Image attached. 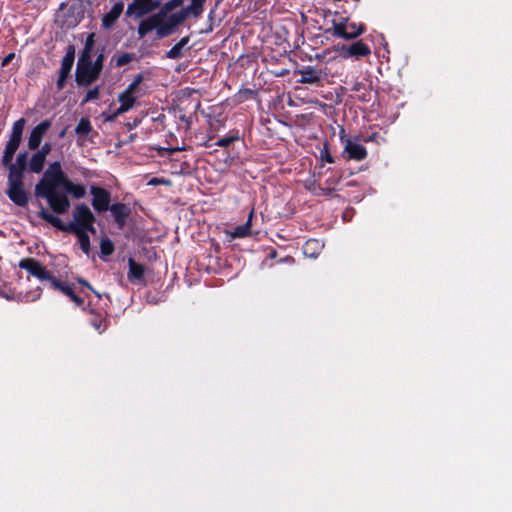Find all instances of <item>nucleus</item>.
Masks as SVG:
<instances>
[{
    "label": "nucleus",
    "mask_w": 512,
    "mask_h": 512,
    "mask_svg": "<svg viewBox=\"0 0 512 512\" xmlns=\"http://www.w3.org/2000/svg\"><path fill=\"white\" fill-rule=\"evenodd\" d=\"M69 177L62 169L60 161L49 164L42 178L35 185V196L46 199L50 209L56 214H65L70 206V199L64 192H58L57 188L63 187L64 191L70 183Z\"/></svg>",
    "instance_id": "1"
},
{
    "label": "nucleus",
    "mask_w": 512,
    "mask_h": 512,
    "mask_svg": "<svg viewBox=\"0 0 512 512\" xmlns=\"http://www.w3.org/2000/svg\"><path fill=\"white\" fill-rule=\"evenodd\" d=\"M28 152L22 151L16 156L15 162L11 165L7 175L8 198L19 207H26L30 200V194L25 189V172L29 170L27 162Z\"/></svg>",
    "instance_id": "2"
},
{
    "label": "nucleus",
    "mask_w": 512,
    "mask_h": 512,
    "mask_svg": "<svg viewBox=\"0 0 512 512\" xmlns=\"http://www.w3.org/2000/svg\"><path fill=\"white\" fill-rule=\"evenodd\" d=\"M189 16L183 9L178 12L167 14V17H160L156 24H151V16L140 21L137 33L139 38H143L149 32L156 30L158 39H163L174 34L177 28L184 23Z\"/></svg>",
    "instance_id": "3"
},
{
    "label": "nucleus",
    "mask_w": 512,
    "mask_h": 512,
    "mask_svg": "<svg viewBox=\"0 0 512 512\" xmlns=\"http://www.w3.org/2000/svg\"><path fill=\"white\" fill-rule=\"evenodd\" d=\"M25 124V118H20L13 123L12 130L9 134V139L5 145L3 155L1 157V164L7 169L8 172L9 169H11V165L14 163L13 158L15 153L22 142Z\"/></svg>",
    "instance_id": "4"
},
{
    "label": "nucleus",
    "mask_w": 512,
    "mask_h": 512,
    "mask_svg": "<svg viewBox=\"0 0 512 512\" xmlns=\"http://www.w3.org/2000/svg\"><path fill=\"white\" fill-rule=\"evenodd\" d=\"M340 139L343 144V157L347 160L362 161L367 158V149L360 143V137H346L341 129Z\"/></svg>",
    "instance_id": "5"
},
{
    "label": "nucleus",
    "mask_w": 512,
    "mask_h": 512,
    "mask_svg": "<svg viewBox=\"0 0 512 512\" xmlns=\"http://www.w3.org/2000/svg\"><path fill=\"white\" fill-rule=\"evenodd\" d=\"M333 35L337 38L345 40H353L366 31L363 23L350 22L348 18H344L339 22L333 21Z\"/></svg>",
    "instance_id": "6"
},
{
    "label": "nucleus",
    "mask_w": 512,
    "mask_h": 512,
    "mask_svg": "<svg viewBox=\"0 0 512 512\" xmlns=\"http://www.w3.org/2000/svg\"><path fill=\"white\" fill-rule=\"evenodd\" d=\"M72 216L73 220L68 222L70 231L82 230L83 226L96 222L95 215L85 203L76 204Z\"/></svg>",
    "instance_id": "7"
},
{
    "label": "nucleus",
    "mask_w": 512,
    "mask_h": 512,
    "mask_svg": "<svg viewBox=\"0 0 512 512\" xmlns=\"http://www.w3.org/2000/svg\"><path fill=\"white\" fill-rule=\"evenodd\" d=\"M90 194L92 195L91 205L93 209L98 213L102 214L107 212L112 204L111 193L107 189L97 186H90Z\"/></svg>",
    "instance_id": "8"
},
{
    "label": "nucleus",
    "mask_w": 512,
    "mask_h": 512,
    "mask_svg": "<svg viewBox=\"0 0 512 512\" xmlns=\"http://www.w3.org/2000/svg\"><path fill=\"white\" fill-rule=\"evenodd\" d=\"M161 7V0H133L127 6L126 15L141 18Z\"/></svg>",
    "instance_id": "9"
},
{
    "label": "nucleus",
    "mask_w": 512,
    "mask_h": 512,
    "mask_svg": "<svg viewBox=\"0 0 512 512\" xmlns=\"http://www.w3.org/2000/svg\"><path fill=\"white\" fill-rule=\"evenodd\" d=\"M18 266L21 269L26 270L30 275L36 277L37 279L44 281H51L53 275L50 271H48L40 261L32 257H26L20 260Z\"/></svg>",
    "instance_id": "10"
},
{
    "label": "nucleus",
    "mask_w": 512,
    "mask_h": 512,
    "mask_svg": "<svg viewBox=\"0 0 512 512\" xmlns=\"http://www.w3.org/2000/svg\"><path fill=\"white\" fill-rule=\"evenodd\" d=\"M296 75H300L298 80L300 84L321 85L322 81L328 76L327 72L313 66H303L295 70Z\"/></svg>",
    "instance_id": "11"
},
{
    "label": "nucleus",
    "mask_w": 512,
    "mask_h": 512,
    "mask_svg": "<svg viewBox=\"0 0 512 512\" xmlns=\"http://www.w3.org/2000/svg\"><path fill=\"white\" fill-rule=\"evenodd\" d=\"M99 76V73L92 67V62L77 63L75 80L79 86H89Z\"/></svg>",
    "instance_id": "12"
},
{
    "label": "nucleus",
    "mask_w": 512,
    "mask_h": 512,
    "mask_svg": "<svg viewBox=\"0 0 512 512\" xmlns=\"http://www.w3.org/2000/svg\"><path fill=\"white\" fill-rule=\"evenodd\" d=\"M51 125L50 120H43L32 129L28 138V147L30 150H36L40 147L42 139Z\"/></svg>",
    "instance_id": "13"
},
{
    "label": "nucleus",
    "mask_w": 512,
    "mask_h": 512,
    "mask_svg": "<svg viewBox=\"0 0 512 512\" xmlns=\"http://www.w3.org/2000/svg\"><path fill=\"white\" fill-rule=\"evenodd\" d=\"M108 211L111 212L117 227L120 229L124 228L127 223V219L131 214L130 207L124 203L117 202L113 203Z\"/></svg>",
    "instance_id": "14"
},
{
    "label": "nucleus",
    "mask_w": 512,
    "mask_h": 512,
    "mask_svg": "<svg viewBox=\"0 0 512 512\" xmlns=\"http://www.w3.org/2000/svg\"><path fill=\"white\" fill-rule=\"evenodd\" d=\"M124 9L123 2L115 3L108 13H105L102 17V26L104 29L111 28L116 21L119 19Z\"/></svg>",
    "instance_id": "15"
},
{
    "label": "nucleus",
    "mask_w": 512,
    "mask_h": 512,
    "mask_svg": "<svg viewBox=\"0 0 512 512\" xmlns=\"http://www.w3.org/2000/svg\"><path fill=\"white\" fill-rule=\"evenodd\" d=\"M89 313L91 314L90 324L97 330L99 333L104 332L108 327V319L106 311H96L93 308L89 309Z\"/></svg>",
    "instance_id": "16"
},
{
    "label": "nucleus",
    "mask_w": 512,
    "mask_h": 512,
    "mask_svg": "<svg viewBox=\"0 0 512 512\" xmlns=\"http://www.w3.org/2000/svg\"><path fill=\"white\" fill-rule=\"evenodd\" d=\"M38 216L60 231L67 233L71 232L68 228V223H64L59 217L48 212L43 206H41V210L39 211Z\"/></svg>",
    "instance_id": "17"
},
{
    "label": "nucleus",
    "mask_w": 512,
    "mask_h": 512,
    "mask_svg": "<svg viewBox=\"0 0 512 512\" xmlns=\"http://www.w3.org/2000/svg\"><path fill=\"white\" fill-rule=\"evenodd\" d=\"M75 60V46L73 44H69L66 47V53L61 61V67L59 69V73L63 75H67L70 77L71 70Z\"/></svg>",
    "instance_id": "18"
},
{
    "label": "nucleus",
    "mask_w": 512,
    "mask_h": 512,
    "mask_svg": "<svg viewBox=\"0 0 512 512\" xmlns=\"http://www.w3.org/2000/svg\"><path fill=\"white\" fill-rule=\"evenodd\" d=\"M183 4V0H169L167 1L166 3H164L163 5L161 4V7L159 8V11L157 13H154L151 16V23L153 22V24L158 21V19L160 17H167V14H171V12L182 6Z\"/></svg>",
    "instance_id": "19"
},
{
    "label": "nucleus",
    "mask_w": 512,
    "mask_h": 512,
    "mask_svg": "<svg viewBox=\"0 0 512 512\" xmlns=\"http://www.w3.org/2000/svg\"><path fill=\"white\" fill-rule=\"evenodd\" d=\"M129 271L128 280L131 282H140L144 279L145 267L143 264L136 262L133 258L128 260Z\"/></svg>",
    "instance_id": "20"
},
{
    "label": "nucleus",
    "mask_w": 512,
    "mask_h": 512,
    "mask_svg": "<svg viewBox=\"0 0 512 512\" xmlns=\"http://www.w3.org/2000/svg\"><path fill=\"white\" fill-rule=\"evenodd\" d=\"M254 217V209L249 212L248 219L243 225L236 226L230 232L232 238H245L251 235L252 220Z\"/></svg>",
    "instance_id": "21"
},
{
    "label": "nucleus",
    "mask_w": 512,
    "mask_h": 512,
    "mask_svg": "<svg viewBox=\"0 0 512 512\" xmlns=\"http://www.w3.org/2000/svg\"><path fill=\"white\" fill-rule=\"evenodd\" d=\"M95 44V34L90 33L85 41L84 48L79 56L78 63L92 62L91 54Z\"/></svg>",
    "instance_id": "22"
},
{
    "label": "nucleus",
    "mask_w": 512,
    "mask_h": 512,
    "mask_svg": "<svg viewBox=\"0 0 512 512\" xmlns=\"http://www.w3.org/2000/svg\"><path fill=\"white\" fill-rule=\"evenodd\" d=\"M371 90V86L363 82H356L352 87V91L356 93V98L361 102L371 100Z\"/></svg>",
    "instance_id": "23"
},
{
    "label": "nucleus",
    "mask_w": 512,
    "mask_h": 512,
    "mask_svg": "<svg viewBox=\"0 0 512 512\" xmlns=\"http://www.w3.org/2000/svg\"><path fill=\"white\" fill-rule=\"evenodd\" d=\"M118 102L120 106L117 108V114H124L135 105L136 97L122 91L118 96Z\"/></svg>",
    "instance_id": "24"
},
{
    "label": "nucleus",
    "mask_w": 512,
    "mask_h": 512,
    "mask_svg": "<svg viewBox=\"0 0 512 512\" xmlns=\"http://www.w3.org/2000/svg\"><path fill=\"white\" fill-rule=\"evenodd\" d=\"M50 284H51L53 289H55L57 291H60L65 296H67L69 299L74 294H76L75 291H74V285L73 284L63 282V281L59 280L58 278H56L55 276H53L51 278Z\"/></svg>",
    "instance_id": "25"
},
{
    "label": "nucleus",
    "mask_w": 512,
    "mask_h": 512,
    "mask_svg": "<svg viewBox=\"0 0 512 512\" xmlns=\"http://www.w3.org/2000/svg\"><path fill=\"white\" fill-rule=\"evenodd\" d=\"M323 245L317 239H309L305 242L303 246V253L310 258H316L320 251L322 250Z\"/></svg>",
    "instance_id": "26"
},
{
    "label": "nucleus",
    "mask_w": 512,
    "mask_h": 512,
    "mask_svg": "<svg viewBox=\"0 0 512 512\" xmlns=\"http://www.w3.org/2000/svg\"><path fill=\"white\" fill-rule=\"evenodd\" d=\"M352 56L355 59L368 57L371 54L370 47L365 44L362 40L351 43Z\"/></svg>",
    "instance_id": "27"
},
{
    "label": "nucleus",
    "mask_w": 512,
    "mask_h": 512,
    "mask_svg": "<svg viewBox=\"0 0 512 512\" xmlns=\"http://www.w3.org/2000/svg\"><path fill=\"white\" fill-rule=\"evenodd\" d=\"M206 0H191L190 5L182 8L188 16L199 18L203 11Z\"/></svg>",
    "instance_id": "28"
},
{
    "label": "nucleus",
    "mask_w": 512,
    "mask_h": 512,
    "mask_svg": "<svg viewBox=\"0 0 512 512\" xmlns=\"http://www.w3.org/2000/svg\"><path fill=\"white\" fill-rule=\"evenodd\" d=\"M46 163V158L34 152L29 160V171L35 174H39L43 171Z\"/></svg>",
    "instance_id": "29"
},
{
    "label": "nucleus",
    "mask_w": 512,
    "mask_h": 512,
    "mask_svg": "<svg viewBox=\"0 0 512 512\" xmlns=\"http://www.w3.org/2000/svg\"><path fill=\"white\" fill-rule=\"evenodd\" d=\"M70 233L74 234L77 237L81 250L83 251V253L88 255L91 250L89 235L85 233L84 230H74L71 231Z\"/></svg>",
    "instance_id": "30"
},
{
    "label": "nucleus",
    "mask_w": 512,
    "mask_h": 512,
    "mask_svg": "<svg viewBox=\"0 0 512 512\" xmlns=\"http://www.w3.org/2000/svg\"><path fill=\"white\" fill-rule=\"evenodd\" d=\"M92 131L93 127L91 121L87 117H82L75 127V133L79 136V138L86 137Z\"/></svg>",
    "instance_id": "31"
},
{
    "label": "nucleus",
    "mask_w": 512,
    "mask_h": 512,
    "mask_svg": "<svg viewBox=\"0 0 512 512\" xmlns=\"http://www.w3.org/2000/svg\"><path fill=\"white\" fill-rule=\"evenodd\" d=\"M66 195L68 194L72 195L76 199H81L86 195V188L82 184L74 183L73 181H70L67 189L64 191Z\"/></svg>",
    "instance_id": "32"
},
{
    "label": "nucleus",
    "mask_w": 512,
    "mask_h": 512,
    "mask_svg": "<svg viewBox=\"0 0 512 512\" xmlns=\"http://www.w3.org/2000/svg\"><path fill=\"white\" fill-rule=\"evenodd\" d=\"M134 58L135 55L133 53L125 52L119 55H114L112 61L115 62L116 67H122L132 62Z\"/></svg>",
    "instance_id": "33"
},
{
    "label": "nucleus",
    "mask_w": 512,
    "mask_h": 512,
    "mask_svg": "<svg viewBox=\"0 0 512 512\" xmlns=\"http://www.w3.org/2000/svg\"><path fill=\"white\" fill-rule=\"evenodd\" d=\"M100 250L102 255L110 256L114 252V244L109 238H103L100 241Z\"/></svg>",
    "instance_id": "34"
},
{
    "label": "nucleus",
    "mask_w": 512,
    "mask_h": 512,
    "mask_svg": "<svg viewBox=\"0 0 512 512\" xmlns=\"http://www.w3.org/2000/svg\"><path fill=\"white\" fill-rule=\"evenodd\" d=\"M240 139V136L238 132H235L234 134H230L228 136H225L221 139H219L217 142H215V145L220 147H228L235 141H238Z\"/></svg>",
    "instance_id": "35"
},
{
    "label": "nucleus",
    "mask_w": 512,
    "mask_h": 512,
    "mask_svg": "<svg viewBox=\"0 0 512 512\" xmlns=\"http://www.w3.org/2000/svg\"><path fill=\"white\" fill-rule=\"evenodd\" d=\"M320 159L330 164L335 162L327 142L324 143L323 148L320 150Z\"/></svg>",
    "instance_id": "36"
},
{
    "label": "nucleus",
    "mask_w": 512,
    "mask_h": 512,
    "mask_svg": "<svg viewBox=\"0 0 512 512\" xmlns=\"http://www.w3.org/2000/svg\"><path fill=\"white\" fill-rule=\"evenodd\" d=\"M99 95H100V88H99V86H96V87L88 90V92L85 95V98L82 100V104H85V103L90 102V101L97 100L99 98Z\"/></svg>",
    "instance_id": "37"
},
{
    "label": "nucleus",
    "mask_w": 512,
    "mask_h": 512,
    "mask_svg": "<svg viewBox=\"0 0 512 512\" xmlns=\"http://www.w3.org/2000/svg\"><path fill=\"white\" fill-rule=\"evenodd\" d=\"M183 56L180 45L175 44L170 50L166 52V57L169 59H180Z\"/></svg>",
    "instance_id": "38"
},
{
    "label": "nucleus",
    "mask_w": 512,
    "mask_h": 512,
    "mask_svg": "<svg viewBox=\"0 0 512 512\" xmlns=\"http://www.w3.org/2000/svg\"><path fill=\"white\" fill-rule=\"evenodd\" d=\"M334 191H335L334 187H328V186L323 187L321 185H319L317 188H314L312 190V192L316 196H321V195L330 196L333 194Z\"/></svg>",
    "instance_id": "39"
},
{
    "label": "nucleus",
    "mask_w": 512,
    "mask_h": 512,
    "mask_svg": "<svg viewBox=\"0 0 512 512\" xmlns=\"http://www.w3.org/2000/svg\"><path fill=\"white\" fill-rule=\"evenodd\" d=\"M337 50L339 51L341 57H343L345 59L353 58L352 52H351V44H349V45L342 44L341 46L337 47Z\"/></svg>",
    "instance_id": "40"
},
{
    "label": "nucleus",
    "mask_w": 512,
    "mask_h": 512,
    "mask_svg": "<svg viewBox=\"0 0 512 512\" xmlns=\"http://www.w3.org/2000/svg\"><path fill=\"white\" fill-rule=\"evenodd\" d=\"M103 62H104V54L101 52L95 59L94 62H92V67L100 74L103 69Z\"/></svg>",
    "instance_id": "41"
},
{
    "label": "nucleus",
    "mask_w": 512,
    "mask_h": 512,
    "mask_svg": "<svg viewBox=\"0 0 512 512\" xmlns=\"http://www.w3.org/2000/svg\"><path fill=\"white\" fill-rule=\"evenodd\" d=\"M37 153L40 154L41 156L47 158V156L50 154V152L52 151V144L50 142H45L41 148H38L36 149Z\"/></svg>",
    "instance_id": "42"
},
{
    "label": "nucleus",
    "mask_w": 512,
    "mask_h": 512,
    "mask_svg": "<svg viewBox=\"0 0 512 512\" xmlns=\"http://www.w3.org/2000/svg\"><path fill=\"white\" fill-rule=\"evenodd\" d=\"M71 301H73L77 307L81 308L82 310H86L87 307H90V303L86 306L85 301L82 297L78 296L77 294H74L71 298Z\"/></svg>",
    "instance_id": "43"
},
{
    "label": "nucleus",
    "mask_w": 512,
    "mask_h": 512,
    "mask_svg": "<svg viewBox=\"0 0 512 512\" xmlns=\"http://www.w3.org/2000/svg\"><path fill=\"white\" fill-rule=\"evenodd\" d=\"M68 78H69V76L59 73L58 79L56 82L57 91H61L65 87Z\"/></svg>",
    "instance_id": "44"
},
{
    "label": "nucleus",
    "mask_w": 512,
    "mask_h": 512,
    "mask_svg": "<svg viewBox=\"0 0 512 512\" xmlns=\"http://www.w3.org/2000/svg\"><path fill=\"white\" fill-rule=\"evenodd\" d=\"M341 179V175H332L329 178L326 179L325 184L328 187H334L339 183Z\"/></svg>",
    "instance_id": "45"
},
{
    "label": "nucleus",
    "mask_w": 512,
    "mask_h": 512,
    "mask_svg": "<svg viewBox=\"0 0 512 512\" xmlns=\"http://www.w3.org/2000/svg\"><path fill=\"white\" fill-rule=\"evenodd\" d=\"M77 281L79 284H81L82 286H84L87 289H89L90 291H92L98 298H101V295L96 290H94V288L91 286V284L86 279L78 278Z\"/></svg>",
    "instance_id": "46"
},
{
    "label": "nucleus",
    "mask_w": 512,
    "mask_h": 512,
    "mask_svg": "<svg viewBox=\"0 0 512 512\" xmlns=\"http://www.w3.org/2000/svg\"><path fill=\"white\" fill-rule=\"evenodd\" d=\"M15 58V53L14 52H11L9 54H7L3 59H2V62H1V67H6L9 65V63Z\"/></svg>",
    "instance_id": "47"
},
{
    "label": "nucleus",
    "mask_w": 512,
    "mask_h": 512,
    "mask_svg": "<svg viewBox=\"0 0 512 512\" xmlns=\"http://www.w3.org/2000/svg\"><path fill=\"white\" fill-rule=\"evenodd\" d=\"M137 89H138V87H137L135 84H133V83L131 82V83L126 87V89H125L123 92H125V93H127V94H130V95H132V96H134V94L136 93Z\"/></svg>",
    "instance_id": "48"
},
{
    "label": "nucleus",
    "mask_w": 512,
    "mask_h": 512,
    "mask_svg": "<svg viewBox=\"0 0 512 512\" xmlns=\"http://www.w3.org/2000/svg\"><path fill=\"white\" fill-rule=\"evenodd\" d=\"M82 230H84L85 233H91V234H95L96 233V228L94 227V223H89L85 226L82 227Z\"/></svg>",
    "instance_id": "49"
},
{
    "label": "nucleus",
    "mask_w": 512,
    "mask_h": 512,
    "mask_svg": "<svg viewBox=\"0 0 512 512\" xmlns=\"http://www.w3.org/2000/svg\"><path fill=\"white\" fill-rule=\"evenodd\" d=\"M121 114H117V109L112 113V114H109V115H106L105 113H103V116L105 117V120L108 121V122H113L116 120V118L118 116H120Z\"/></svg>",
    "instance_id": "50"
},
{
    "label": "nucleus",
    "mask_w": 512,
    "mask_h": 512,
    "mask_svg": "<svg viewBox=\"0 0 512 512\" xmlns=\"http://www.w3.org/2000/svg\"><path fill=\"white\" fill-rule=\"evenodd\" d=\"M143 81H144V76H143V74H142V73H139V74H137V75L134 77V79H133L132 83H133V84H135L137 87H139V85H140Z\"/></svg>",
    "instance_id": "51"
},
{
    "label": "nucleus",
    "mask_w": 512,
    "mask_h": 512,
    "mask_svg": "<svg viewBox=\"0 0 512 512\" xmlns=\"http://www.w3.org/2000/svg\"><path fill=\"white\" fill-rule=\"evenodd\" d=\"M189 42V37L186 36V37H183L178 43H176L177 45H180V49L183 50V48L188 44Z\"/></svg>",
    "instance_id": "52"
},
{
    "label": "nucleus",
    "mask_w": 512,
    "mask_h": 512,
    "mask_svg": "<svg viewBox=\"0 0 512 512\" xmlns=\"http://www.w3.org/2000/svg\"><path fill=\"white\" fill-rule=\"evenodd\" d=\"M189 42V37L186 36V37H183L178 43H176L177 45H180V49L183 50V48L188 44Z\"/></svg>",
    "instance_id": "53"
},
{
    "label": "nucleus",
    "mask_w": 512,
    "mask_h": 512,
    "mask_svg": "<svg viewBox=\"0 0 512 512\" xmlns=\"http://www.w3.org/2000/svg\"><path fill=\"white\" fill-rule=\"evenodd\" d=\"M189 42V37L186 36V37H183L178 43H176L177 45H180V49L183 50V48L188 44Z\"/></svg>",
    "instance_id": "54"
},
{
    "label": "nucleus",
    "mask_w": 512,
    "mask_h": 512,
    "mask_svg": "<svg viewBox=\"0 0 512 512\" xmlns=\"http://www.w3.org/2000/svg\"><path fill=\"white\" fill-rule=\"evenodd\" d=\"M377 137H378V133H373L369 137L363 138V141L367 143L370 141H374Z\"/></svg>",
    "instance_id": "55"
},
{
    "label": "nucleus",
    "mask_w": 512,
    "mask_h": 512,
    "mask_svg": "<svg viewBox=\"0 0 512 512\" xmlns=\"http://www.w3.org/2000/svg\"><path fill=\"white\" fill-rule=\"evenodd\" d=\"M67 130H68V127L63 128V129L60 131V133H59L58 137H59V138H63V137H65V135H66V133H67Z\"/></svg>",
    "instance_id": "56"
},
{
    "label": "nucleus",
    "mask_w": 512,
    "mask_h": 512,
    "mask_svg": "<svg viewBox=\"0 0 512 512\" xmlns=\"http://www.w3.org/2000/svg\"><path fill=\"white\" fill-rule=\"evenodd\" d=\"M0 297H3L5 299H11V297L9 295L6 294V292H3L0 290Z\"/></svg>",
    "instance_id": "57"
},
{
    "label": "nucleus",
    "mask_w": 512,
    "mask_h": 512,
    "mask_svg": "<svg viewBox=\"0 0 512 512\" xmlns=\"http://www.w3.org/2000/svg\"><path fill=\"white\" fill-rule=\"evenodd\" d=\"M158 182H159V181H158V179H157V178H153L149 183H150V184H156V183H158Z\"/></svg>",
    "instance_id": "58"
},
{
    "label": "nucleus",
    "mask_w": 512,
    "mask_h": 512,
    "mask_svg": "<svg viewBox=\"0 0 512 512\" xmlns=\"http://www.w3.org/2000/svg\"><path fill=\"white\" fill-rule=\"evenodd\" d=\"M204 146H205V147H207V148H209V147H211L212 145H211L209 142H206V143L204 144Z\"/></svg>",
    "instance_id": "59"
}]
</instances>
